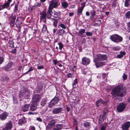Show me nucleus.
Masks as SVG:
<instances>
[{
  "mask_svg": "<svg viewBox=\"0 0 130 130\" xmlns=\"http://www.w3.org/2000/svg\"><path fill=\"white\" fill-rule=\"evenodd\" d=\"M107 59L106 55H102L98 54L96 55L93 59V61L95 63V65L96 68L105 65L106 63L105 61H102L105 60Z\"/></svg>",
  "mask_w": 130,
  "mask_h": 130,
  "instance_id": "obj_1",
  "label": "nucleus"
},
{
  "mask_svg": "<svg viewBox=\"0 0 130 130\" xmlns=\"http://www.w3.org/2000/svg\"><path fill=\"white\" fill-rule=\"evenodd\" d=\"M126 92L125 89L122 85L116 87L112 90L111 94L113 97H122Z\"/></svg>",
  "mask_w": 130,
  "mask_h": 130,
  "instance_id": "obj_2",
  "label": "nucleus"
},
{
  "mask_svg": "<svg viewBox=\"0 0 130 130\" xmlns=\"http://www.w3.org/2000/svg\"><path fill=\"white\" fill-rule=\"evenodd\" d=\"M30 92L27 89L25 90L24 91H21L19 93V96L21 99V101L22 99H24L25 98L26 99L28 98L29 96Z\"/></svg>",
  "mask_w": 130,
  "mask_h": 130,
  "instance_id": "obj_3",
  "label": "nucleus"
},
{
  "mask_svg": "<svg viewBox=\"0 0 130 130\" xmlns=\"http://www.w3.org/2000/svg\"><path fill=\"white\" fill-rule=\"evenodd\" d=\"M110 38L112 41L117 43L120 42L123 40V38L121 37L116 34L111 36Z\"/></svg>",
  "mask_w": 130,
  "mask_h": 130,
  "instance_id": "obj_4",
  "label": "nucleus"
},
{
  "mask_svg": "<svg viewBox=\"0 0 130 130\" xmlns=\"http://www.w3.org/2000/svg\"><path fill=\"white\" fill-rule=\"evenodd\" d=\"M42 98V96L39 94H37L34 95L32 97V102L37 103L40 101Z\"/></svg>",
  "mask_w": 130,
  "mask_h": 130,
  "instance_id": "obj_5",
  "label": "nucleus"
},
{
  "mask_svg": "<svg viewBox=\"0 0 130 130\" xmlns=\"http://www.w3.org/2000/svg\"><path fill=\"white\" fill-rule=\"evenodd\" d=\"M125 106V104L124 103H119L117 106V110L119 112H121L124 110Z\"/></svg>",
  "mask_w": 130,
  "mask_h": 130,
  "instance_id": "obj_6",
  "label": "nucleus"
},
{
  "mask_svg": "<svg viewBox=\"0 0 130 130\" xmlns=\"http://www.w3.org/2000/svg\"><path fill=\"white\" fill-rule=\"evenodd\" d=\"M13 65V63L12 62H9L6 66L4 67V70L7 71H11L12 69V67Z\"/></svg>",
  "mask_w": 130,
  "mask_h": 130,
  "instance_id": "obj_7",
  "label": "nucleus"
},
{
  "mask_svg": "<svg viewBox=\"0 0 130 130\" xmlns=\"http://www.w3.org/2000/svg\"><path fill=\"white\" fill-rule=\"evenodd\" d=\"M130 126V122L127 121L125 122L122 125V128L124 130H127Z\"/></svg>",
  "mask_w": 130,
  "mask_h": 130,
  "instance_id": "obj_8",
  "label": "nucleus"
},
{
  "mask_svg": "<svg viewBox=\"0 0 130 130\" xmlns=\"http://www.w3.org/2000/svg\"><path fill=\"white\" fill-rule=\"evenodd\" d=\"M55 123V121L54 120H52L50 121L46 127V129H51L54 125Z\"/></svg>",
  "mask_w": 130,
  "mask_h": 130,
  "instance_id": "obj_9",
  "label": "nucleus"
},
{
  "mask_svg": "<svg viewBox=\"0 0 130 130\" xmlns=\"http://www.w3.org/2000/svg\"><path fill=\"white\" fill-rule=\"evenodd\" d=\"M90 59L85 57H83L82 59V64L84 65L89 64L90 63Z\"/></svg>",
  "mask_w": 130,
  "mask_h": 130,
  "instance_id": "obj_10",
  "label": "nucleus"
},
{
  "mask_svg": "<svg viewBox=\"0 0 130 130\" xmlns=\"http://www.w3.org/2000/svg\"><path fill=\"white\" fill-rule=\"evenodd\" d=\"M59 5V4L57 1L53 0L51 2L49 6L53 8H56Z\"/></svg>",
  "mask_w": 130,
  "mask_h": 130,
  "instance_id": "obj_11",
  "label": "nucleus"
},
{
  "mask_svg": "<svg viewBox=\"0 0 130 130\" xmlns=\"http://www.w3.org/2000/svg\"><path fill=\"white\" fill-rule=\"evenodd\" d=\"M21 20L22 18L21 17H18L17 18L15 22L16 26L18 27H19L20 29L21 27L20 26L22 24Z\"/></svg>",
  "mask_w": 130,
  "mask_h": 130,
  "instance_id": "obj_12",
  "label": "nucleus"
},
{
  "mask_svg": "<svg viewBox=\"0 0 130 130\" xmlns=\"http://www.w3.org/2000/svg\"><path fill=\"white\" fill-rule=\"evenodd\" d=\"M85 3L84 2L83 3L81 4L82 6L79 7L77 10L78 14L79 15L80 14H82V11L84 9V7L85 6Z\"/></svg>",
  "mask_w": 130,
  "mask_h": 130,
  "instance_id": "obj_13",
  "label": "nucleus"
},
{
  "mask_svg": "<svg viewBox=\"0 0 130 130\" xmlns=\"http://www.w3.org/2000/svg\"><path fill=\"white\" fill-rule=\"evenodd\" d=\"M37 103L32 102L30 105V110L31 111H35L37 108Z\"/></svg>",
  "mask_w": 130,
  "mask_h": 130,
  "instance_id": "obj_14",
  "label": "nucleus"
},
{
  "mask_svg": "<svg viewBox=\"0 0 130 130\" xmlns=\"http://www.w3.org/2000/svg\"><path fill=\"white\" fill-rule=\"evenodd\" d=\"M40 18L41 19H46V18L47 14L46 13V10L42 11L40 13Z\"/></svg>",
  "mask_w": 130,
  "mask_h": 130,
  "instance_id": "obj_15",
  "label": "nucleus"
},
{
  "mask_svg": "<svg viewBox=\"0 0 130 130\" xmlns=\"http://www.w3.org/2000/svg\"><path fill=\"white\" fill-rule=\"evenodd\" d=\"M10 17L11 18H12L10 21V24L11 27H13L15 25V21L16 18V17L15 15L13 16L12 15H11Z\"/></svg>",
  "mask_w": 130,
  "mask_h": 130,
  "instance_id": "obj_16",
  "label": "nucleus"
},
{
  "mask_svg": "<svg viewBox=\"0 0 130 130\" xmlns=\"http://www.w3.org/2000/svg\"><path fill=\"white\" fill-rule=\"evenodd\" d=\"M62 108L61 107H58L54 108L52 112L54 114H57L60 113L62 110Z\"/></svg>",
  "mask_w": 130,
  "mask_h": 130,
  "instance_id": "obj_17",
  "label": "nucleus"
},
{
  "mask_svg": "<svg viewBox=\"0 0 130 130\" xmlns=\"http://www.w3.org/2000/svg\"><path fill=\"white\" fill-rule=\"evenodd\" d=\"M62 124H57L53 128L52 130H60L62 129Z\"/></svg>",
  "mask_w": 130,
  "mask_h": 130,
  "instance_id": "obj_18",
  "label": "nucleus"
},
{
  "mask_svg": "<svg viewBox=\"0 0 130 130\" xmlns=\"http://www.w3.org/2000/svg\"><path fill=\"white\" fill-rule=\"evenodd\" d=\"M7 116L8 114L6 112H4L0 114V119L2 120H4L6 119Z\"/></svg>",
  "mask_w": 130,
  "mask_h": 130,
  "instance_id": "obj_19",
  "label": "nucleus"
},
{
  "mask_svg": "<svg viewBox=\"0 0 130 130\" xmlns=\"http://www.w3.org/2000/svg\"><path fill=\"white\" fill-rule=\"evenodd\" d=\"M101 103L103 104H105L106 103V102L103 99H100L97 101L95 103V105L96 106L99 107L100 106L99 103Z\"/></svg>",
  "mask_w": 130,
  "mask_h": 130,
  "instance_id": "obj_20",
  "label": "nucleus"
},
{
  "mask_svg": "<svg viewBox=\"0 0 130 130\" xmlns=\"http://www.w3.org/2000/svg\"><path fill=\"white\" fill-rule=\"evenodd\" d=\"M60 13V12L59 11L57 12L54 11L53 12H52L51 15L55 18H57L59 15Z\"/></svg>",
  "mask_w": 130,
  "mask_h": 130,
  "instance_id": "obj_21",
  "label": "nucleus"
},
{
  "mask_svg": "<svg viewBox=\"0 0 130 130\" xmlns=\"http://www.w3.org/2000/svg\"><path fill=\"white\" fill-rule=\"evenodd\" d=\"M64 2H61V5L63 8L64 9L66 8L68 6V4L65 0H63Z\"/></svg>",
  "mask_w": 130,
  "mask_h": 130,
  "instance_id": "obj_22",
  "label": "nucleus"
},
{
  "mask_svg": "<svg viewBox=\"0 0 130 130\" xmlns=\"http://www.w3.org/2000/svg\"><path fill=\"white\" fill-rule=\"evenodd\" d=\"M29 106V104H25L24 106L22 107V109L24 112L27 111L28 110Z\"/></svg>",
  "mask_w": 130,
  "mask_h": 130,
  "instance_id": "obj_23",
  "label": "nucleus"
},
{
  "mask_svg": "<svg viewBox=\"0 0 130 130\" xmlns=\"http://www.w3.org/2000/svg\"><path fill=\"white\" fill-rule=\"evenodd\" d=\"M6 127L9 130L11 129L12 127V122L11 121H9L6 123Z\"/></svg>",
  "mask_w": 130,
  "mask_h": 130,
  "instance_id": "obj_24",
  "label": "nucleus"
},
{
  "mask_svg": "<svg viewBox=\"0 0 130 130\" xmlns=\"http://www.w3.org/2000/svg\"><path fill=\"white\" fill-rule=\"evenodd\" d=\"M90 123L88 122H85L83 124L84 127L87 128V129H89L90 127Z\"/></svg>",
  "mask_w": 130,
  "mask_h": 130,
  "instance_id": "obj_25",
  "label": "nucleus"
},
{
  "mask_svg": "<svg viewBox=\"0 0 130 130\" xmlns=\"http://www.w3.org/2000/svg\"><path fill=\"white\" fill-rule=\"evenodd\" d=\"M10 4L9 3L7 2L4 4L3 5H1L0 7H2V9L7 8L9 7Z\"/></svg>",
  "mask_w": 130,
  "mask_h": 130,
  "instance_id": "obj_26",
  "label": "nucleus"
},
{
  "mask_svg": "<svg viewBox=\"0 0 130 130\" xmlns=\"http://www.w3.org/2000/svg\"><path fill=\"white\" fill-rule=\"evenodd\" d=\"M56 104L55 103V102L52 100L50 102L49 104V106L50 108H52L53 106H54Z\"/></svg>",
  "mask_w": 130,
  "mask_h": 130,
  "instance_id": "obj_27",
  "label": "nucleus"
},
{
  "mask_svg": "<svg viewBox=\"0 0 130 130\" xmlns=\"http://www.w3.org/2000/svg\"><path fill=\"white\" fill-rule=\"evenodd\" d=\"M46 103V100L45 99H42L40 102V104L42 106H44Z\"/></svg>",
  "mask_w": 130,
  "mask_h": 130,
  "instance_id": "obj_28",
  "label": "nucleus"
},
{
  "mask_svg": "<svg viewBox=\"0 0 130 130\" xmlns=\"http://www.w3.org/2000/svg\"><path fill=\"white\" fill-rule=\"evenodd\" d=\"M46 31H47L46 26L45 25H43V27L42 31V32L43 33H44Z\"/></svg>",
  "mask_w": 130,
  "mask_h": 130,
  "instance_id": "obj_29",
  "label": "nucleus"
},
{
  "mask_svg": "<svg viewBox=\"0 0 130 130\" xmlns=\"http://www.w3.org/2000/svg\"><path fill=\"white\" fill-rule=\"evenodd\" d=\"M130 5V0H125L124 5L126 7H128Z\"/></svg>",
  "mask_w": 130,
  "mask_h": 130,
  "instance_id": "obj_30",
  "label": "nucleus"
},
{
  "mask_svg": "<svg viewBox=\"0 0 130 130\" xmlns=\"http://www.w3.org/2000/svg\"><path fill=\"white\" fill-rule=\"evenodd\" d=\"M35 8V6H34L32 7L29 6L28 8V11L29 12H31L32 10H34Z\"/></svg>",
  "mask_w": 130,
  "mask_h": 130,
  "instance_id": "obj_31",
  "label": "nucleus"
},
{
  "mask_svg": "<svg viewBox=\"0 0 130 130\" xmlns=\"http://www.w3.org/2000/svg\"><path fill=\"white\" fill-rule=\"evenodd\" d=\"M53 8L49 6L47 12L50 15H51L52 13V10Z\"/></svg>",
  "mask_w": 130,
  "mask_h": 130,
  "instance_id": "obj_32",
  "label": "nucleus"
},
{
  "mask_svg": "<svg viewBox=\"0 0 130 130\" xmlns=\"http://www.w3.org/2000/svg\"><path fill=\"white\" fill-rule=\"evenodd\" d=\"M125 17L126 19L130 18V11H128L126 13Z\"/></svg>",
  "mask_w": 130,
  "mask_h": 130,
  "instance_id": "obj_33",
  "label": "nucleus"
},
{
  "mask_svg": "<svg viewBox=\"0 0 130 130\" xmlns=\"http://www.w3.org/2000/svg\"><path fill=\"white\" fill-rule=\"evenodd\" d=\"M101 24V21L100 20H98L95 22V24L97 26H99Z\"/></svg>",
  "mask_w": 130,
  "mask_h": 130,
  "instance_id": "obj_34",
  "label": "nucleus"
},
{
  "mask_svg": "<svg viewBox=\"0 0 130 130\" xmlns=\"http://www.w3.org/2000/svg\"><path fill=\"white\" fill-rule=\"evenodd\" d=\"M117 0H114L112 2V6L113 8H115L117 6Z\"/></svg>",
  "mask_w": 130,
  "mask_h": 130,
  "instance_id": "obj_35",
  "label": "nucleus"
},
{
  "mask_svg": "<svg viewBox=\"0 0 130 130\" xmlns=\"http://www.w3.org/2000/svg\"><path fill=\"white\" fill-rule=\"evenodd\" d=\"M65 32V31L63 29H60L59 30V34L61 36H62Z\"/></svg>",
  "mask_w": 130,
  "mask_h": 130,
  "instance_id": "obj_36",
  "label": "nucleus"
},
{
  "mask_svg": "<svg viewBox=\"0 0 130 130\" xmlns=\"http://www.w3.org/2000/svg\"><path fill=\"white\" fill-rule=\"evenodd\" d=\"M92 17H90V19H92L93 17L96 14L95 11L94 10H92L91 12Z\"/></svg>",
  "mask_w": 130,
  "mask_h": 130,
  "instance_id": "obj_37",
  "label": "nucleus"
},
{
  "mask_svg": "<svg viewBox=\"0 0 130 130\" xmlns=\"http://www.w3.org/2000/svg\"><path fill=\"white\" fill-rule=\"evenodd\" d=\"M52 100L54 101L55 103L56 104L59 101V99L57 97H55Z\"/></svg>",
  "mask_w": 130,
  "mask_h": 130,
  "instance_id": "obj_38",
  "label": "nucleus"
},
{
  "mask_svg": "<svg viewBox=\"0 0 130 130\" xmlns=\"http://www.w3.org/2000/svg\"><path fill=\"white\" fill-rule=\"evenodd\" d=\"M106 112H103V113L102 115H100V118H101L104 120V119H105V116L106 114Z\"/></svg>",
  "mask_w": 130,
  "mask_h": 130,
  "instance_id": "obj_39",
  "label": "nucleus"
},
{
  "mask_svg": "<svg viewBox=\"0 0 130 130\" xmlns=\"http://www.w3.org/2000/svg\"><path fill=\"white\" fill-rule=\"evenodd\" d=\"M85 33V29H81L79 32V34L80 35H82Z\"/></svg>",
  "mask_w": 130,
  "mask_h": 130,
  "instance_id": "obj_40",
  "label": "nucleus"
},
{
  "mask_svg": "<svg viewBox=\"0 0 130 130\" xmlns=\"http://www.w3.org/2000/svg\"><path fill=\"white\" fill-rule=\"evenodd\" d=\"M13 103L15 104H18V102L16 97L14 96H13Z\"/></svg>",
  "mask_w": 130,
  "mask_h": 130,
  "instance_id": "obj_41",
  "label": "nucleus"
},
{
  "mask_svg": "<svg viewBox=\"0 0 130 130\" xmlns=\"http://www.w3.org/2000/svg\"><path fill=\"white\" fill-rule=\"evenodd\" d=\"M9 46L10 47L12 48L14 47L13 42L12 41H10L9 42Z\"/></svg>",
  "mask_w": 130,
  "mask_h": 130,
  "instance_id": "obj_42",
  "label": "nucleus"
},
{
  "mask_svg": "<svg viewBox=\"0 0 130 130\" xmlns=\"http://www.w3.org/2000/svg\"><path fill=\"white\" fill-rule=\"evenodd\" d=\"M58 20L56 19L53 22V25L55 26H56L57 25V24L58 23Z\"/></svg>",
  "mask_w": 130,
  "mask_h": 130,
  "instance_id": "obj_43",
  "label": "nucleus"
},
{
  "mask_svg": "<svg viewBox=\"0 0 130 130\" xmlns=\"http://www.w3.org/2000/svg\"><path fill=\"white\" fill-rule=\"evenodd\" d=\"M77 79L76 78L74 80V83H73L72 85L73 87H74V86L77 83Z\"/></svg>",
  "mask_w": 130,
  "mask_h": 130,
  "instance_id": "obj_44",
  "label": "nucleus"
},
{
  "mask_svg": "<svg viewBox=\"0 0 130 130\" xmlns=\"http://www.w3.org/2000/svg\"><path fill=\"white\" fill-rule=\"evenodd\" d=\"M24 120L23 119H20L19 121V124H22L24 123Z\"/></svg>",
  "mask_w": 130,
  "mask_h": 130,
  "instance_id": "obj_45",
  "label": "nucleus"
},
{
  "mask_svg": "<svg viewBox=\"0 0 130 130\" xmlns=\"http://www.w3.org/2000/svg\"><path fill=\"white\" fill-rule=\"evenodd\" d=\"M58 44L59 46V48L60 50H61L63 47L62 44L61 43H58Z\"/></svg>",
  "mask_w": 130,
  "mask_h": 130,
  "instance_id": "obj_46",
  "label": "nucleus"
},
{
  "mask_svg": "<svg viewBox=\"0 0 130 130\" xmlns=\"http://www.w3.org/2000/svg\"><path fill=\"white\" fill-rule=\"evenodd\" d=\"M4 58L2 57H0V64H2L4 61Z\"/></svg>",
  "mask_w": 130,
  "mask_h": 130,
  "instance_id": "obj_47",
  "label": "nucleus"
},
{
  "mask_svg": "<svg viewBox=\"0 0 130 130\" xmlns=\"http://www.w3.org/2000/svg\"><path fill=\"white\" fill-rule=\"evenodd\" d=\"M33 70L32 68V67H30L28 71L26 73H25L23 75L27 73H28V72H30L31 71Z\"/></svg>",
  "mask_w": 130,
  "mask_h": 130,
  "instance_id": "obj_48",
  "label": "nucleus"
},
{
  "mask_svg": "<svg viewBox=\"0 0 130 130\" xmlns=\"http://www.w3.org/2000/svg\"><path fill=\"white\" fill-rule=\"evenodd\" d=\"M86 34L87 36H91L92 35V33L91 32H86Z\"/></svg>",
  "mask_w": 130,
  "mask_h": 130,
  "instance_id": "obj_49",
  "label": "nucleus"
},
{
  "mask_svg": "<svg viewBox=\"0 0 130 130\" xmlns=\"http://www.w3.org/2000/svg\"><path fill=\"white\" fill-rule=\"evenodd\" d=\"M123 79H124V80H125L127 78V75L125 74V73H124L123 75Z\"/></svg>",
  "mask_w": 130,
  "mask_h": 130,
  "instance_id": "obj_50",
  "label": "nucleus"
},
{
  "mask_svg": "<svg viewBox=\"0 0 130 130\" xmlns=\"http://www.w3.org/2000/svg\"><path fill=\"white\" fill-rule=\"evenodd\" d=\"M60 26L61 28L63 29H65L66 28V26L63 24H61Z\"/></svg>",
  "mask_w": 130,
  "mask_h": 130,
  "instance_id": "obj_51",
  "label": "nucleus"
},
{
  "mask_svg": "<svg viewBox=\"0 0 130 130\" xmlns=\"http://www.w3.org/2000/svg\"><path fill=\"white\" fill-rule=\"evenodd\" d=\"M114 50H118L120 49V47L117 46L115 47H114L113 48Z\"/></svg>",
  "mask_w": 130,
  "mask_h": 130,
  "instance_id": "obj_52",
  "label": "nucleus"
},
{
  "mask_svg": "<svg viewBox=\"0 0 130 130\" xmlns=\"http://www.w3.org/2000/svg\"><path fill=\"white\" fill-rule=\"evenodd\" d=\"M115 25L118 28L119 26V23L117 21L115 22Z\"/></svg>",
  "mask_w": 130,
  "mask_h": 130,
  "instance_id": "obj_53",
  "label": "nucleus"
},
{
  "mask_svg": "<svg viewBox=\"0 0 130 130\" xmlns=\"http://www.w3.org/2000/svg\"><path fill=\"white\" fill-rule=\"evenodd\" d=\"M9 78L7 77H3V80L4 81H7L8 80Z\"/></svg>",
  "mask_w": 130,
  "mask_h": 130,
  "instance_id": "obj_54",
  "label": "nucleus"
},
{
  "mask_svg": "<svg viewBox=\"0 0 130 130\" xmlns=\"http://www.w3.org/2000/svg\"><path fill=\"white\" fill-rule=\"evenodd\" d=\"M106 127L105 126H102L101 127L100 129L101 130H105Z\"/></svg>",
  "mask_w": 130,
  "mask_h": 130,
  "instance_id": "obj_55",
  "label": "nucleus"
},
{
  "mask_svg": "<svg viewBox=\"0 0 130 130\" xmlns=\"http://www.w3.org/2000/svg\"><path fill=\"white\" fill-rule=\"evenodd\" d=\"M73 75L71 73H69L68 74L67 76L68 77H71Z\"/></svg>",
  "mask_w": 130,
  "mask_h": 130,
  "instance_id": "obj_56",
  "label": "nucleus"
},
{
  "mask_svg": "<svg viewBox=\"0 0 130 130\" xmlns=\"http://www.w3.org/2000/svg\"><path fill=\"white\" fill-rule=\"evenodd\" d=\"M47 18L48 19H50V20L51 21H54L55 20H56V19H55L54 18H52L51 17H50L49 18L47 17Z\"/></svg>",
  "mask_w": 130,
  "mask_h": 130,
  "instance_id": "obj_57",
  "label": "nucleus"
},
{
  "mask_svg": "<svg viewBox=\"0 0 130 130\" xmlns=\"http://www.w3.org/2000/svg\"><path fill=\"white\" fill-rule=\"evenodd\" d=\"M120 54L122 55V56L123 57V56L124 55H125V52H120Z\"/></svg>",
  "mask_w": 130,
  "mask_h": 130,
  "instance_id": "obj_58",
  "label": "nucleus"
},
{
  "mask_svg": "<svg viewBox=\"0 0 130 130\" xmlns=\"http://www.w3.org/2000/svg\"><path fill=\"white\" fill-rule=\"evenodd\" d=\"M36 119L37 121L39 122H41L42 121L41 118L39 117L37 118Z\"/></svg>",
  "mask_w": 130,
  "mask_h": 130,
  "instance_id": "obj_59",
  "label": "nucleus"
},
{
  "mask_svg": "<svg viewBox=\"0 0 130 130\" xmlns=\"http://www.w3.org/2000/svg\"><path fill=\"white\" fill-rule=\"evenodd\" d=\"M11 53H14L16 52V49H13L11 51Z\"/></svg>",
  "mask_w": 130,
  "mask_h": 130,
  "instance_id": "obj_60",
  "label": "nucleus"
},
{
  "mask_svg": "<svg viewBox=\"0 0 130 130\" xmlns=\"http://www.w3.org/2000/svg\"><path fill=\"white\" fill-rule=\"evenodd\" d=\"M38 68L39 69H41L43 68V66H39L38 67Z\"/></svg>",
  "mask_w": 130,
  "mask_h": 130,
  "instance_id": "obj_61",
  "label": "nucleus"
},
{
  "mask_svg": "<svg viewBox=\"0 0 130 130\" xmlns=\"http://www.w3.org/2000/svg\"><path fill=\"white\" fill-rule=\"evenodd\" d=\"M123 57L122 55L120 54L119 55H117V57L118 58H120Z\"/></svg>",
  "mask_w": 130,
  "mask_h": 130,
  "instance_id": "obj_62",
  "label": "nucleus"
},
{
  "mask_svg": "<svg viewBox=\"0 0 130 130\" xmlns=\"http://www.w3.org/2000/svg\"><path fill=\"white\" fill-rule=\"evenodd\" d=\"M128 29L129 30V31L130 32V21L128 23Z\"/></svg>",
  "mask_w": 130,
  "mask_h": 130,
  "instance_id": "obj_63",
  "label": "nucleus"
},
{
  "mask_svg": "<svg viewBox=\"0 0 130 130\" xmlns=\"http://www.w3.org/2000/svg\"><path fill=\"white\" fill-rule=\"evenodd\" d=\"M53 61L54 63L56 65L57 64V61L55 60V59H54L53 60Z\"/></svg>",
  "mask_w": 130,
  "mask_h": 130,
  "instance_id": "obj_64",
  "label": "nucleus"
}]
</instances>
